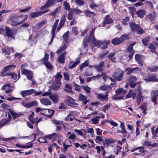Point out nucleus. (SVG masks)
Here are the masks:
<instances>
[{
  "label": "nucleus",
  "mask_w": 158,
  "mask_h": 158,
  "mask_svg": "<svg viewBox=\"0 0 158 158\" xmlns=\"http://www.w3.org/2000/svg\"><path fill=\"white\" fill-rule=\"evenodd\" d=\"M115 93V95L112 97V98L115 100L121 99L127 93V90H124L123 88H119L116 89Z\"/></svg>",
  "instance_id": "1"
},
{
  "label": "nucleus",
  "mask_w": 158,
  "mask_h": 158,
  "mask_svg": "<svg viewBox=\"0 0 158 158\" xmlns=\"http://www.w3.org/2000/svg\"><path fill=\"white\" fill-rule=\"evenodd\" d=\"M124 71L120 68L117 69L112 75V77L118 81H121L123 79Z\"/></svg>",
  "instance_id": "2"
},
{
  "label": "nucleus",
  "mask_w": 158,
  "mask_h": 158,
  "mask_svg": "<svg viewBox=\"0 0 158 158\" xmlns=\"http://www.w3.org/2000/svg\"><path fill=\"white\" fill-rule=\"evenodd\" d=\"M129 26L131 31H136L137 34H142L144 32V31L140 27L139 25L134 22H131L129 24Z\"/></svg>",
  "instance_id": "3"
},
{
  "label": "nucleus",
  "mask_w": 158,
  "mask_h": 158,
  "mask_svg": "<svg viewBox=\"0 0 158 158\" xmlns=\"http://www.w3.org/2000/svg\"><path fill=\"white\" fill-rule=\"evenodd\" d=\"M16 67L15 65H10L7 66H6L3 68V70L1 73V76L2 77H4L6 76H10L11 73L10 72H9L8 70L9 69H14Z\"/></svg>",
  "instance_id": "4"
},
{
  "label": "nucleus",
  "mask_w": 158,
  "mask_h": 158,
  "mask_svg": "<svg viewBox=\"0 0 158 158\" xmlns=\"http://www.w3.org/2000/svg\"><path fill=\"white\" fill-rule=\"evenodd\" d=\"M20 16H18L17 17H15L14 15H11L10 18V20L11 22V23L12 26H15L21 24L19 20L20 19Z\"/></svg>",
  "instance_id": "5"
},
{
  "label": "nucleus",
  "mask_w": 158,
  "mask_h": 158,
  "mask_svg": "<svg viewBox=\"0 0 158 158\" xmlns=\"http://www.w3.org/2000/svg\"><path fill=\"white\" fill-rule=\"evenodd\" d=\"M56 0H48L46 3L41 7L40 10H42L46 8H48L51 6L56 3Z\"/></svg>",
  "instance_id": "6"
},
{
  "label": "nucleus",
  "mask_w": 158,
  "mask_h": 158,
  "mask_svg": "<svg viewBox=\"0 0 158 158\" xmlns=\"http://www.w3.org/2000/svg\"><path fill=\"white\" fill-rule=\"evenodd\" d=\"M141 69L139 67H136L134 68H127L125 69V72H127L126 75H130L132 73H137V72H140Z\"/></svg>",
  "instance_id": "7"
},
{
  "label": "nucleus",
  "mask_w": 158,
  "mask_h": 158,
  "mask_svg": "<svg viewBox=\"0 0 158 158\" xmlns=\"http://www.w3.org/2000/svg\"><path fill=\"white\" fill-rule=\"evenodd\" d=\"M22 104L25 107L29 108L34 106H37L38 105V103L36 100H34L28 103L22 102Z\"/></svg>",
  "instance_id": "8"
},
{
  "label": "nucleus",
  "mask_w": 158,
  "mask_h": 158,
  "mask_svg": "<svg viewBox=\"0 0 158 158\" xmlns=\"http://www.w3.org/2000/svg\"><path fill=\"white\" fill-rule=\"evenodd\" d=\"M35 92V90L33 89L22 91L21 95L23 97L31 95Z\"/></svg>",
  "instance_id": "9"
},
{
  "label": "nucleus",
  "mask_w": 158,
  "mask_h": 158,
  "mask_svg": "<svg viewBox=\"0 0 158 158\" xmlns=\"http://www.w3.org/2000/svg\"><path fill=\"white\" fill-rule=\"evenodd\" d=\"M124 126V123L123 122H121L120 126L121 130H117V132L118 134H123L124 137H125L127 135V132L125 129Z\"/></svg>",
  "instance_id": "10"
},
{
  "label": "nucleus",
  "mask_w": 158,
  "mask_h": 158,
  "mask_svg": "<svg viewBox=\"0 0 158 158\" xmlns=\"http://www.w3.org/2000/svg\"><path fill=\"white\" fill-rule=\"evenodd\" d=\"M152 101L154 102L155 104H157L156 98L158 96V90H154L152 91L151 94Z\"/></svg>",
  "instance_id": "11"
},
{
  "label": "nucleus",
  "mask_w": 158,
  "mask_h": 158,
  "mask_svg": "<svg viewBox=\"0 0 158 158\" xmlns=\"http://www.w3.org/2000/svg\"><path fill=\"white\" fill-rule=\"evenodd\" d=\"M148 82L154 81L158 82V79L157 78V75L156 74L153 73L149 74L148 73Z\"/></svg>",
  "instance_id": "12"
},
{
  "label": "nucleus",
  "mask_w": 158,
  "mask_h": 158,
  "mask_svg": "<svg viewBox=\"0 0 158 158\" xmlns=\"http://www.w3.org/2000/svg\"><path fill=\"white\" fill-rule=\"evenodd\" d=\"M104 61H102L98 65L94 66V68L98 72H101L104 71Z\"/></svg>",
  "instance_id": "13"
},
{
  "label": "nucleus",
  "mask_w": 158,
  "mask_h": 158,
  "mask_svg": "<svg viewBox=\"0 0 158 158\" xmlns=\"http://www.w3.org/2000/svg\"><path fill=\"white\" fill-rule=\"evenodd\" d=\"M141 87L140 85H139L137 89L135 90L136 94H137V98L141 99L142 97Z\"/></svg>",
  "instance_id": "14"
},
{
  "label": "nucleus",
  "mask_w": 158,
  "mask_h": 158,
  "mask_svg": "<svg viewBox=\"0 0 158 158\" xmlns=\"http://www.w3.org/2000/svg\"><path fill=\"white\" fill-rule=\"evenodd\" d=\"M97 98L100 99L101 101H105L108 100V93H106L105 95H104L102 94H97Z\"/></svg>",
  "instance_id": "15"
},
{
  "label": "nucleus",
  "mask_w": 158,
  "mask_h": 158,
  "mask_svg": "<svg viewBox=\"0 0 158 158\" xmlns=\"http://www.w3.org/2000/svg\"><path fill=\"white\" fill-rule=\"evenodd\" d=\"M41 103L44 105H50L52 104L51 102L48 99L46 98H42L40 99Z\"/></svg>",
  "instance_id": "16"
},
{
  "label": "nucleus",
  "mask_w": 158,
  "mask_h": 158,
  "mask_svg": "<svg viewBox=\"0 0 158 158\" xmlns=\"http://www.w3.org/2000/svg\"><path fill=\"white\" fill-rule=\"evenodd\" d=\"M79 100L80 101H83V103L84 105H85L89 101L87 100L86 96L82 94L79 95Z\"/></svg>",
  "instance_id": "17"
},
{
  "label": "nucleus",
  "mask_w": 158,
  "mask_h": 158,
  "mask_svg": "<svg viewBox=\"0 0 158 158\" xmlns=\"http://www.w3.org/2000/svg\"><path fill=\"white\" fill-rule=\"evenodd\" d=\"M61 83H58L54 82L52 84L51 86V88L54 91L57 90L60 87Z\"/></svg>",
  "instance_id": "18"
},
{
  "label": "nucleus",
  "mask_w": 158,
  "mask_h": 158,
  "mask_svg": "<svg viewBox=\"0 0 158 158\" xmlns=\"http://www.w3.org/2000/svg\"><path fill=\"white\" fill-rule=\"evenodd\" d=\"M5 31L6 35L8 37H11L13 38V31L11 30L8 27H6Z\"/></svg>",
  "instance_id": "19"
},
{
  "label": "nucleus",
  "mask_w": 158,
  "mask_h": 158,
  "mask_svg": "<svg viewBox=\"0 0 158 158\" xmlns=\"http://www.w3.org/2000/svg\"><path fill=\"white\" fill-rule=\"evenodd\" d=\"M50 98L52 101L53 103H56L58 102V99H59V97L56 94L52 95V94L49 96Z\"/></svg>",
  "instance_id": "20"
},
{
  "label": "nucleus",
  "mask_w": 158,
  "mask_h": 158,
  "mask_svg": "<svg viewBox=\"0 0 158 158\" xmlns=\"http://www.w3.org/2000/svg\"><path fill=\"white\" fill-rule=\"evenodd\" d=\"M66 53L65 52L64 53H62L59 56L58 58V62L61 64L64 63V62L65 56Z\"/></svg>",
  "instance_id": "21"
},
{
  "label": "nucleus",
  "mask_w": 158,
  "mask_h": 158,
  "mask_svg": "<svg viewBox=\"0 0 158 158\" xmlns=\"http://www.w3.org/2000/svg\"><path fill=\"white\" fill-rule=\"evenodd\" d=\"M109 15H107L105 18V20L103 22V24L104 25L105 24H108L112 23L113 22V19L109 18Z\"/></svg>",
  "instance_id": "22"
},
{
  "label": "nucleus",
  "mask_w": 158,
  "mask_h": 158,
  "mask_svg": "<svg viewBox=\"0 0 158 158\" xmlns=\"http://www.w3.org/2000/svg\"><path fill=\"white\" fill-rule=\"evenodd\" d=\"M116 140L112 139H105V142H104V145L105 144L108 145L110 144L114 143L116 142Z\"/></svg>",
  "instance_id": "23"
},
{
  "label": "nucleus",
  "mask_w": 158,
  "mask_h": 158,
  "mask_svg": "<svg viewBox=\"0 0 158 158\" xmlns=\"http://www.w3.org/2000/svg\"><path fill=\"white\" fill-rule=\"evenodd\" d=\"M55 80L54 82L61 83L60 80L61 78L62 77V76L60 73H57L55 76Z\"/></svg>",
  "instance_id": "24"
},
{
  "label": "nucleus",
  "mask_w": 158,
  "mask_h": 158,
  "mask_svg": "<svg viewBox=\"0 0 158 158\" xmlns=\"http://www.w3.org/2000/svg\"><path fill=\"white\" fill-rule=\"evenodd\" d=\"M145 14V11L144 10H139L136 12V14L138 16L141 18H142Z\"/></svg>",
  "instance_id": "25"
},
{
  "label": "nucleus",
  "mask_w": 158,
  "mask_h": 158,
  "mask_svg": "<svg viewBox=\"0 0 158 158\" xmlns=\"http://www.w3.org/2000/svg\"><path fill=\"white\" fill-rule=\"evenodd\" d=\"M99 89L101 90L107 91L108 93V91L111 89V87L110 85H103L100 86Z\"/></svg>",
  "instance_id": "26"
},
{
  "label": "nucleus",
  "mask_w": 158,
  "mask_h": 158,
  "mask_svg": "<svg viewBox=\"0 0 158 158\" xmlns=\"http://www.w3.org/2000/svg\"><path fill=\"white\" fill-rule=\"evenodd\" d=\"M41 15V14H40V11H37L31 13L29 17L30 18H32L37 17Z\"/></svg>",
  "instance_id": "27"
},
{
  "label": "nucleus",
  "mask_w": 158,
  "mask_h": 158,
  "mask_svg": "<svg viewBox=\"0 0 158 158\" xmlns=\"http://www.w3.org/2000/svg\"><path fill=\"white\" fill-rule=\"evenodd\" d=\"M84 13L85 14V15L88 17H90L92 15H95V13L94 12H91L88 10H84Z\"/></svg>",
  "instance_id": "28"
},
{
  "label": "nucleus",
  "mask_w": 158,
  "mask_h": 158,
  "mask_svg": "<svg viewBox=\"0 0 158 158\" xmlns=\"http://www.w3.org/2000/svg\"><path fill=\"white\" fill-rule=\"evenodd\" d=\"M46 110H47V117H48L50 118H51L55 112V111L49 109H47Z\"/></svg>",
  "instance_id": "29"
},
{
  "label": "nucleus",
  "mask_w": 158,
  "mask_h": 158,
  "mask_svg": "<svg viewBox=\"0 0 158 158\" xmlns=\"http://www.w3.org/2000/svg\"><path fill=\"white\" fill-rule=\"evenodd\" d=\"M95 29V28H93L89 34V38L90 40L92 42H93V41L96 40L94 36Z\"/></svg>",
  "instance_id": "30"
},
{
  "label": "nucleus",
  "mask_w": 158,
  "mask_h": 158,
  "mask_svg": "<svg viewBox=\"0 0 158 158\" xmlns=\"http://www.w3.org/2000/svg\"><path fill=\"white\" fill-rule=\"evenodd\" d=\"M136 96V94L135 93L132 92L130 90L128 94L126 95V98H128L132 97V98H134Z\"/></svg>",
  "instance_id": "31"
},
{
  "label": "nucleus",
  "mask_w": 158,
  "mask_h": 158,
  "mask_svg": "<svg viewBox=\"0 0 158 158\" xmlns=\"http://www.w3.org/2000/svg\"><path fill=\"white\" fill-rule=\"evenodd\" d=\"M145 18L147 19L150 21H153L155 19V16L152 14H150L146 15Z\"/></svg>",
  "instance_id": "32"
},
{
  "label": "nucleus",
  "mask_w": 158,
  "mask_h": 158,
  "mask_svg": "<svg viewBox=\"0 0 158 158\" xmlns=\"http://www.w3.org/2000/svg\"><path fill=\"white\" fill-rule=\"evenodd\" d=\"M8 110L9 112L11 114L12 116H13L14 115L16 117H19L20 116L22 115L23 114L18 113L15 112L14 111L12 110L11 109H9Z\"/></svg>",
  "instance_id": "33"
},
{
  "label": "nucleus",
  "mask_w": 158,
  "mask_h": 158,
  "mask_svg": "<svg viewBox=\"0 0 158 158\" xmlns=\"http://www.w3.org/2000/svg\"><path fill=\"white\" fill-rule=\"evenodd\" d=\"M122 43L120 38H115L113 39L111 43L114 45H117Z\"/></svg>",
  "instance_id": "34"
},
{
  "label": "nucleus",
  "mask_w": 158,
  "mask_h": 158,
  "mask_svg": "<svg viewBox=\"0 0 158 158\" xmlns=\"http://www.w3.org/2000/svg\"><path fill=\"white\" fill-rule=\"evenodd\" d=\"M110 43V41L109 40H104L103 42H102V49H105L107 47V45L109 44Z\"/></svg>",
  "instance_id": "35"
},
{
  "label": "nucleus",
  "mask_w": 158,
  "mask_h": 158,
  "mask_svg": "<svg viewBox=\"0 0 158 158\" xmlns=\"http://www.w3.org/2000/svg\"><path fill=\"white\" fill-rule=\"evenodd\" d=\"M80 60L79 58H77L76 59V61L73 63V64L71 65L70 67V69H72L73 68L77 66L78 64L80 63Z\"/></svg>",
  "instance_id": "36"
},
{
  "label": "nucleus",
  "mask_w": 158,
  "mask_h": 158,
  "mask_svg": "<svg viewBox=\"0 0 158 158\" xmlns=\"http://www.w3.org/2000/svg\"><path fill=\"white\" fill-rule=\"evenodd\" d=\"M69 31H67L66 32L64 33L62 37L64 41L65 42H67L68 39L69 38Z\"/></svg>",
  "instance_id": "37"
},
{
  "label": "nucleus",
  "mask_w": 158,
  "mask_h": 158,
  "mask_svg": "<svg viewBox=\"0 0 158 158\" xmlns=\"http://www.w3.org/2000/svg\"><path fill=\"white\" fill-rule=\"evenodd\" d=\"M65 87L69 89H64V90L66 92H68L70 93H73L72 90V87L69 84H66L65 85Z\"/></svg>",
  "instance_id": "38"
},
{
  "label": "nucleus",
  "mask_w": 158,
  "mask_h": 158,
  "mask_svg": "<svg viewBox=\"0 0 158 158\" xmlns=\"http://www.w3.org/2000/svg\"><path fill=\"white\" fill-rule=\"evenodd\" d=\"M66 15H64L63 16L60 20V22L59 24V25L62 27H63V26L64 25L65 23Z\"/></svg>",
  "instance_id": "39"
},
{
  "label": "nucleus",
  "mask_w": 158,
  "mask_h": 158,
  "mask_svg": "<svg viewBox=\"0 0 158 158\" xmlns=\"http://www.w3.org/2000/svg\"><path fill=\"white\" fill-rule=\"evenodd\" d=\"M120 39L122 42L126 40L129 39V37L127 35L123 34L121 36Z\"/></svg>",
  "instance_id": "40"
},
{
  "label": "nucleus",
  "mask_w": 158,
  "mask_h": 158,
  "mask_svg": "<svg viewBox=\"0 0 158 158\" xmlns=\"http://www.w3.org/2000/svg\"><path fill=\"white\" fill-rule=\"evenodd\" d=\"M60 11V7H57L52 12L49 14L48 15H50L52 16H54L57 13H58Z\"/></svg>",
  "instance_id": "41"
},
{
  "label": "nucleus",
  "mask_w": 158,
  "mask_h": 158,
  "mask_svg": "<svg viewBox=\"0 0 158 158\" xmlns=\"http://www.w3.org/2000/svg\"><path fill=\"white\" fill-rule=\"evenodd\" d=\"M150 38L147 37L142 40L143 44L145 46H147L149 43Z\"/></svg>",
  "instance_id": "42"
},
{
  "label": "nucleus",
  "mask_w": 158,
  "mask_h": 158,
  "mask_svg": "<svg viewBox=\"0 0 158 158\" xmlns=\"http://www.w3.org/2000/svg\"><path fill=\"white\" fill-rule=\"evenodd\" d=\"M56 27H54L53 26L52 31V37L51 40L50 42L48 44L50 45V44L52 42V41L53 40V39L54 38V37L55 36V32L56 31Z\"/></svg>",
  "instance_id": "43"
},
{
  "label": "nucleus",
  "mask_w": 158,
  "mask_h": 158,
  "mask_svg": "<svg viewBox=\"0 0 158 158\" xmlns=\"http://www.w3.org/2000/svg\"><path fill=\"white\" fill-rule=\"evenodd\" d=\"M93 43L95 46L99 47L102 44V42L98 40H96V39L94 40Z\"/></svg>",
  "instance_id": "44"
},
{
  "label": "nucleus",
  "mask_w": 158,
  "mask_h": 158,
  "mask_svg": "<svg viewBox=\"0 0 158 158\" xmlns=\"http://www.w3.org/2000/svg\"><path fill=\"white\" fill-rule=\"evenodd\" d=\"M44 64L47 69H52V65L49 62L47 61L46 62L44 63Z\"/></svg>",
  "instance_id": "45"
},
{
  "label": "nucleus",
  "mask_w": 158,
  "mask_h": 158,
  "mask_svg": "<svg viewBox=\"0 0 158 158\" xmlns=\"http://www.w3.org/2000/svg\"><path fill=\"white\" fill-rule=\"evenodd\" d=\"M66 48V46L65 44H64L63 46L60 48L58 49L56 51V52L57 54H59L62 52Z\"/></svg>",
  "instance_id": "46"
},
{
  "label": "nucleus",
  "mask_w": 158,
  "mask_h": 158,
  "mask_svg": "<svg viewBox=\"0 0 158 158\" xmlns=\"http://www.w3.org/2000/svg\"><path fill=\"white\" fill-rule=\"evenodd\" d=\"M111 105L110 104H107L104 106L101 107L102 110L104 112H105L107 109L110 107Z\"/></svg>",
  "instance_id": "47"
},
{
  "label": "nucleus",
  "mask_w": 158,
  "mask_h": 158,
  "mask_svg": "<svg viewBox=\"0 0 158 158\" xmlns=\"http://www.w3.org/2000/svg\"><path fill=\"white\" fill-rule=\"evenodd\" d=\"M89 64V61L86 60L85 61V62L81 64L80 66V69H82L83 68L86 67L88 66Z\"/></svg>",
  "instance_id": "48"
},
{
  "label": "nucleus",
  "mask_w": 158,
  "mask_h": 158,
  "mask_svg": "<svg viewBox=\"0 0 158 158\" xmlns=\"http://www.w3.org/2000/svg\"><path fill=\"white\" fill-rule=\"evenodd\" d=\"M75 2L79 6H82L84 4V2L81 0H75Z\"/></svg>",
  "instance_id": "49"
},
{
  "label": "nucleus",
  "mask_w": 158,
  "mask_h": 158,
  "mask_svg": "<svg viewBox=\"0 0 158 158\" xmlns=\"http://www.w3.org/2000/svg\"><path fill=\"white\" fill-rule=\"evenodd\" d=\"M72 11L71 10L69 12L68 14L67 18L69 20H71L73 18Z\"/></svg>",
  "instance_id": "50"
},
{
  "label": "nucleus",
  "mask_w": 158,
  "mask_h": 158,
  "mask_svg": "<svg viewBox=\"0 0 158 158\" xmlns=\"http://www.w3.org/2000/svg\"><path fill=\"white\" fill-rule=\"evenodd\" d=\"M137 78L136 77L133 75L131 76L129 79V82H135L136 81Z\"/></svg>",
  "instance_id": "51"
},
{
  "label": "nucleus",
  "mask_w": 158,
  "mask_h": 158,
  "mask_svg": "<svg viewBox=\"0 0 158 158\" xmlns=\"http://www.w3.org/2000/svg\"><path fill=\"white\" fill-rule=\"evenodd\" d=\"M99 117L98 116H96L93 118H92L91 120L93 122L94 124H96L99 121Z\"/></svg>",
  "instance_id": "52"
},
{
  "label": "nucleus",
  "mask_w": 158,
  "mask_h": 158,
  "mask_svg": "<svg viewBox=\"0 0 158 158\" xmlns=\"http://www.w3.org/2000/svg\"><path fill=\"white\" fill-rule=\"evenodd\" d=\"M33 73L31 71L27 75V78L31 81H32L33 77Z\"/></svg>",
  "instance_id": "53"
},
{
  "label": "nucleus",
  "mask_w": 158,
  "mask_h": 158,
  "mask_svg": "<svg viewBox=\"0 0 158 158\" xmlns=\"http://www.w3.org/2000/svg\"><path fill=\"white\" fill-rule=\"evenodd\" d=\"M83 89L86 91V92L88 93H90V88L88 86H82Z\"/></svg>",
  "instance_id": "54"
},
{
  "label": "nucleus",
  "mask_w": 158,
  "mask_h": 158,
  "mask_svg": "<svg viewBox=\"0 0 158 158\" xmlns=\"http://www.w3.org/2000/svg\"><path fill=\"white\" fill-rule=\"evenodd\" d=\"M63 4L64 6L65 9L68 10H69V4L66 1L64 2L63 3Z\"/></svg>",
  "instance_id": "55"
},
{
  "label": "nucleus",
  "mask_w": 158,
  "mask_h": 158,
  "mask_svg": "<svg viewBox=\"0 0 158 158\" xmlns=\"http://www.w3.org/2000/svg\"><path fill=\"white\" fill-rule=\"evenodd\" d=\"M89 141L90 143H91V144H88V146L89 148H93L95 146V144L94 141L92 140L89 139Z\"/></svg>",
  "instance_id": "56"
},
{
  "label": "nucleus",
  "mask_w": 158,
  "mask_h": 158,
  "mask_svg": "<svg viewBox=\"0 0 158 158\" xmlns=\"http://www.w3.org/2000/svg\"><path fill=\"white\" fill-rule=\"evenodd\" d=\"M73 12H75L76 13H80L82 12V11L79 9L77 7L75 8H73L71 10Z\"/></svg>",
  "instance_id": "57"
},
{
  "label": "nucleus",
  "mask_w": 158,
  "mask_h": 158,
  "mask_svg": "<svg viewBox=\"0 0 158 158\" xmlns=\"http://www.w3.org/2000/svg\"><path fill=\"white\" fill-rule=\"evenodd\" d=\"M129 21V19L128 17H126L125 18L123 19L122 23L124 25L127 24V22Z\"/></svg>",
  "instance_id": "58"
},
{
  "label": "nucleus",
  "mask_w": 158,
  "mask_h": 158,
  "mask_svg": "<svg viewBox=\"0 0 158 158\" xmlns=\"http://www.w3.org/2000/svg\"><path fill=\"white\" fill-rule=\"evenodd\" d=\"M38 141L41 143H44L47 142V140L44 138H40L38 139Z\"/></svg>",
  "instance_id": "59"
},
{
  "label": "nucleus",
  "mask_w": 158,
  "mask_h": 158,
  "mask_svg": "<svg viewBox=\"0 0 158 158\" xmlns=\"http://www.w3.org/2000/svg\"><path fill=\"white\" fill-rule=\"evenodd\" d=\"M10 119H6L5 120V121L3 123H0V125H2V126H4L5 125H6L8 123L10 122Z\"/></svg>",
  "instance_id": "60"
},
{
  "label": "nucleus",
  "mask_w": 158,
  "mask_h": 158,
  "mask_svg": "<svg viewBox=\"0 0 158 158\" xmlns=\"http://www.w3.org/2000/svg\"><path fill=\"white\" fill-rule=\"evenodd\" d=\"M148 48L152 49V51L155 52L154 51L156 50V49L152 43L150 44Z\"/></svg>",
  "instance_id": "61"
},
{
  "label": "nucleus",
  "mask_w": 158,
  "mask_h": 158,
  "mask_svg": "<svg viewBox=\"0 0 158 158\" xmlns=\"http://www.w3.org/2000/svg\"><path fill=\"white\" fill-rule=\"evenodd\" d=\"M49 55L48 54L45 53V54L44 56L43 59V63H44L45 62H46L47 61H48V59Z\"/></svg>",
  "instance_id": "62"
},
{
  "label": "nucleus",
  "mask_w": 158,
  "mask_h": 158,
  "mask_svg": "<svg viewBox=\"0 0 158 158\" xmlns=\"http://www.w3.org/2000/svg\"><path fill=\"white\" fill-rule=\"evenodd\" d=\"M63 75L64 77V78L65 80L69 81V74L68 73H63Z\"/></svg>",
  "instance_id": "63"
},
{
  "label": "nucleus",
  "mask_w": 158,
  "mask_h": 158,
  "mask_svg": "<svg viewBox=\"0 0 158 158\" xmlns=\"http://www.w3.org/2000/svg\"><path fill=\"white\" fill-rule=\"evenodd\" d=\"M31 71L28 70L26 69H23L22 71V73L23 74L27 75Z\"/></svg>",
  "instance_id": "64"
}]
</instances>
